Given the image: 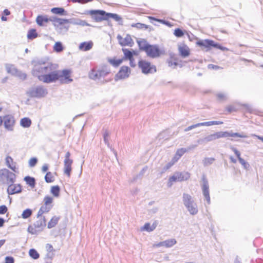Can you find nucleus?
<instances>
[{
    "label": "nucleus",
    "mask_w": 263,
    "mask_h": 263,
    "mask_svg": "<svg viewBox=\"0 0 263 263\" xmlns=\"http://www.w3.org/2000/svg\"><path fill=\"white\" fill-rule=\"evenodd\" d=\"M239 137V138H247V136L243 134V133L240 134L239 133H234L232 130L230 132H218L214 134L209 135L203 138L199 139L197 140L198 144H202L208 143L213 140H215L220 138H227V137Z\"/></svg>",
    "instance_id": "obj_1"
},
{
    "label": "nucleus",
    "mask_w": 263,
    "mask_h": 263,
    "mask_svg": "<svg viewBox=\"0 0 263 263\" xmlns=\"http://www.w3.org/2000/svg\"><path fill=\"white\" fill-rule=\"evenodd\" d=\"M32 63H34V65L32 69V74L34 77H36L38 79L39 77L47 73L53 68L52 64H46L43 60L33 61Z\"/></svg>",
    "instance_id": "obj_2"
},
{
    "label": "nucleus",
    "mask_w": 263,
    "mask_h": 263,
    "mask_svg": "<svg viewBox=\"0 0 263 263\" xmlns=\"http://www.w3.org/2000/svg\"><path fill=\"white\" fill-rule=\"evenodd\" d=\"M196 44L201 48H205V51H210L212 48L219 49L222 51L229 50L228 48L210 39L200 40L196 42Z\"/></svg>",
    "instance_id": "obj_3"
},
{
    "label": "nucleus",
    "mask_w": 263,
    "mask_h": 263,
    "mask_svg": "<svg viewBox=\"0 0 263 263\" xmlns=\"http://www.w3.org/2000/svg\"><path fill=\"white\" fill-rule=\"evenodd\" d=\"M182 201L184 205L191 215H195L198 213L197 205L190 194L183 193L182 195Z\"/></svg>",
    "instance_id": "obj_4"
},
{
    "label": "nucleus",
    "mask_w": 263,
    "mask_h": 263,
    "mask_svg": "<svg viewBox=\"0 0 263 263\" xmlns=\"http://www.w3.org/2000/svg\"><path fill=\"white\" fill-rule=\"evenodd\" d=\"M55 68H53L50 72L42 76L39 77V80L45 83H52L55 82L60 78H62V75L60 71L55 70Z\"/></svg>",
    "instance_id": "obj_5"
},
{
    "label": "nucleus",
    "mask_w": 263,
    "mask_h": 263,
    "mask_svg": "<svg viewBox=\"0 0 263 263\" xmlns=\"http://www.w3.org/2000/svg\"><path fill=\"white\" fill-rule=\"evenodd\" d=\"M46 226V218L45 216L40 218L39 220L29 225L28 227V232L32 235H36L42 232Z\"/></svg>",
    "instance_id": "obj_6"
},
{
    "label": "nucleus",
    "mask_w": 263,
    "mask_h": 263,
    "mask_svg": "<svg viewBox=\"0 0 263 263\" xmlns=\"http://www.w3.org/2000/svg\"><path fill=\"white\" fill-rule=\"evenodd\" d=\"M84 14L90 15L91 19L95 22L99 23L106 21V12L103 10H86Z\"/></svg>",
    "instance_id": "obj_7"
},
{
    "label": "nucleus",
    "mask_w": 263,
    "mask_h": 263,
    "mask_svg": "<svg viewBox=\"0 0 263 263\" xmlns=\"http://www.w3.org/2000/svg\"><path fill=\"white\" fill-rule=\"evenodd\" d=\"M47 93V89L43 86L31 87L27 91V95L31 98H42Z\"/></svg>",
    "instance_id": "obj_8"
},
{
    "label": "nucleus",
    "mask_w": 263,
    "mask_h": 263,
    "mask_svg": "<svg viewBox=\"0 0 263 263\" xmlns=\"http://www.w3.org/2000/svg\"><path fill=\"white\" fill-rule=\"evenodd\" d=\"M144 49H145L146 55L152 58L159 57L164 53V50H161L157 44L151 45L149 44L148 46L144 47Z\"/></svg>",
    "instance_id": "obj_9"
},
{
    "label": "nucleus",
    "mask_w": 263,
    "mask_h": 263,
    "mask_svg": "<svg viewBox=\"0 0 263 263\" xmlns=\"http://www.w3.org/2000/svg\"><path fill=\"white\" fill-rule=\"evenodd\" d=\"M0 179L7 184L14 183L16 179L15 174L7 168L0 170Z\"/></svg>",
    "instance_id": "obj_10"
},
{
    "label": "nucleus",
    "mask_w": 263,
    "mask_h": 263,
    "mask_svg": "<svg viewBox=\"0 0 263 263\" xmlns=\"http://www.w3.org/2000/svg\"><path fill=\"white\" fill-rule=\"evenodd\" d=\"M201 181L202 184H201V187L203 196L204 200H206L207 204H210L211 198L210 196L209 184L205 175H202Z\"/></svg>",
    "instance_id": "obj_11"
},
{
    "label": "nucleus",
    "mask_w": 263,
    "mask_h": 263,
    "mask_svg": "<svg viewBox=\"0 0 263 263\" xmlns=\"http://www.w3.org/2000/svg\"><path fill=\"white\" fill-rule=\"evenodd\" d=\"M138 66L141 69L142 73L144 74L156 72V66L152 65L149 62L143 60H140L138 62Z\"/></svg>",
    "instance_id": "obj_12"
},
{
    "label": "nucleus",
    "mask_w": 263,
    "mask_h": 263,
    "mask_svg": "<svg viewBox=\"0 0 263 263\" xmlns=\"http://www.w3.org/2000/svg\"><path fill=\"white\" fill-rule=\"evenodd\" d=\"M110 72L109 68L107 66H104L95 71L94 74L92 76V73L90 78L93 80L100 79L104 78Z\"/></svg>",
    "instance_id": "obj_13"
},
{
    "label": "nucleus",
    "mask_w": 263,
    "mask_h": 263,
    "mask_svg": "<svg viewBox=\"0 0 263 263\" xmlns=\"http://www.w3.org/2000/svg\"><path fill=\"white\" fill-rule=\"evenodd\" d=\"M70 153L67 152L65 156V159L64 161V172L68 176L70 177L71 172V165L73 160L70 159Z\"/></svg>",
    "instance_id": "obj_14"
},
{
    "label": "nucleus",
    "mask_w": 263,
    "mask_h": 263,
    "mask_svg": "<svg viewBox=\"0 0 263 263\" xmlns=\"http://www.w3.org/2000/svg\"><path fill=\"white\" fill-rule=\"evenodd\" d=\"M130 73V68L128 66H123L121 67L118 72L115 75V80L117 81L120 79L127 78L129 77Z\"/></svg>",
    "instance_id": "obj_15"
},
{
    "label": "nucleus",
    "mask_w": 263,
    "mask_h": 263,
    "mask_svg": "<svg viewBox=\"0 0 263 263\" xmlns=\"http://www.w3.org/2000/svg\"><path fill=\"white\" fill-rule=\"evenodd\" d=\"M3 120L5 128L9 131L13 130V126L15 123L14 117L11 115H5L3 117Z\"/></svg>",
    "instance_id": "obj_16"
},
{
    "label": "nucleus",
    "mask_w": 263,
    "mask_h": 263,
    "mask_svg": "<svg viewBox=\"0 0 263 263\" xmlns=\"http://www.w3.org/2000/svg\"><path fill=\"white\" fill-rule=\"evenodd\" d=\"M117 38L121 46H128L132 47L134 44L133 39L129 34H127L124 38H123L120 34H118Z\"/></svg>",
    "instance_id": "obj_17"
},
{
    "label": "nucleus",
    "mask_w": 263,
    "mask_h": 263,
    "mask_svg": "<svg viewBox=\"0 0 263 263\" xmlns=\"http://www.w3.org/2000/svg\"><path fill=\"white\" fill-rule=\"evenodd\" d=\"M54 24V28L57 32L61 34H65L69 28V25L67 22L62 21L61 23H56Z\"/></svg>",
    "instance_id": "obj_18"
},
{
    "label": "nucleus",
    "mask_w": 263,
    "mask_h": 263,
    "mask_svg": "<svg viewBox=\"0 0 263 263\" xmlns=\"http://www.w3.org/2000/svg\"><path fill=\"white\" fill-rule=\"evenodd\" d=\"M8 185L7 192L9 195H13L22 192V189L20 184L10 183Z\"/></svg>",
    "instance_id": "obj_19"
},
{
    "label": "nucleus",
    "mask_w": 263,
    "mask_h": 263,
    "mask_svg": "<svg viewBox=\"0 0 263 263\" xmlns=\"http://www.w3.org/2000/svg\"><path fill=\"white\" fill-rule=\"evenodd\" d=\"M177 243V241L175 239H169L165 240L163 241H161L158 243L154 244V247H160L164 246L166 248H171L175 245Z\"/></svg>",
    "instance_id": "obj_20"
},
{
    "label": "nucleus",
    "mask_w": 263,
    "mask_h": 263,
    "mask_svg": "<svg viewBox=\"0 0 263 263\" xmlns=\"http://www.w3.org/2000/svg\"><path fill=\"white\" fill-rule=\"evenodd\" d=\"M109 18L114 19L115 21L117 22L118 24L120 25H123V18L121 16L117 13H112L106 12V21H108Z\"/></svg>",
    "instance_id": "obj_21"
},
{
    "label": "nucleus",
    "mask_w": 263,
    "mask_h": 263,
    "mask_svg": "<svg viewBox=\"0 0 263 263\" xmlns=\"http://www.w3.org/2000/svg\"><path fill=\"white\" fill-rule=\"evenodd\" d=\"M109 18L114 19L115 21L117 22L118 24L120 25H123V18L121 16L117 13H112L106 12V21H108Z\"/></svg>",
    "instance_id": "obj_22"
},
{
    "label": "nucleus",
    "mask_w": 263,
    "mask_h": 263,
    "mask_svg": "<svg viewBox=\"0 0 263 263\" xmlns=\"http://www.w3.org/2000/svg\"><path fill=\"white\" fill-rule=\"evenodd\" d=\"M93 42L91 41L88 42H84L80 44L79 49L83 51H89L92 48Z\"/></svg>",
    "instance_id": "obj_23"
},
{
    "label": "nucleus",
    "mask_w": 263,
    "mask_h": 263,
    "mask_svg": "<svg viewBox=\"0 0 263 263\" xmlns=\"http://www.w3.org/2000/svg\"><path fill=\"white\" fill-rule=\"evenodd\" d=\"M178 51L179 55L183 58H185L189 57L190 54L189 48L185 45L183 46H179L178 47Z\"/></svg>",
    "instance_id": "obj_24"
},
{
    "label": "nucleus",
    "mask_w": 263,
    "mask_h": 263,
    "mask_svg": "<svg viewBox=\"0 0 263 263\" xmlns=\"http://www.w3.org/2000/svg\"><path fill=\"white\" fill-rule=\"evenodd\" d=\"M158 224V221L157 220H155L152 225L148 222L145 223L141 228V230L148 232H152L156 228Z\"/></svg>",
    "instance_id": "obj_25"
},
{
    "label": "nucleus",
    "mask_w": 263,
    "mask_h": 263,
    "mask_svg": "<svg viewBox=\"0 0 263 263\" xmlns=\"http://www.w3.org/2000/svg\"><path fill=\"white\" fill-rule=\"evenodd\" d=\"M51 12L54 14H58L61 16H66L68 12L62 7H54L51 9Z\"/></svg>",
    "instance_id": "obj_26"
},
{
    "label": "nucleus",
    "mask_w": 263,
    "mask_h": 263,
    "mask_svg": "<svg viewBox=\"0 0 263 263\" xmlns=\"http://www.w3.org/2000/svg\"><path fill=\"white\" fill-rule=\"evenodd\" d=\"M178 181L182 182L188 180L190 177V173L188 172H177Z\"/></svg>",
    "instance_id": "obj_27"
},
{
    "label": "nucleus",
    "mask_w": 263,
    "mask_h": 263,
    "mask_svg": "<svg viewBox=\"0 0 263 263\" xmlns=\"http://www.w3.org/2000/svg\"><path fill=\"white\" fill-rule=\"evenodd\" d=\"M36 22L40 26H43L44 23L48 22V17L46 15H39L36 17Z\"/></svg>",
    "instance_id": "obj_28"
},
{
    "label": "nucleus",
    "mask_w": 263,
    "mask_h": 263,
    "mask_svg": "<svg viewBox=\"0 0 263 263\" xmlns=\"http://www.w3.org/2000/svg\"><path fill=\"white\" fill-rule=\"evenodd\" d=\"M24 180L26 182V184L32 188L35 187L36 181L34 177L30 176H27L24 177Z\"/></svg>",
    "instance_id": "obj_29"
},
{
    "label": "nucleus",
    "mask_w": 263,
    "mask_h": 263,
    "mask_svg": "<svg viewBox=\"0 0 263 263\" xmlns=\"http://www.w3.org/2000/svg\"><path fill=\"white\" fill-rule=\"evenodd\" d=\"M62 77L64 78V80L66 81V83H69L72 82L73 80L70 78V74L71 73L70 70L64 69L62 70Z\"/></svg>",
    "instance_id": "obj_30"
},
{
    "label": "nucleus",
    "mask_w": 263,
    "mask_h": 263,
    "mask_svg": "<svg viewBox=\"0 0 263 263\" xmlns=\"http://www.w3.org/2000/svg\"><path fill=\"white\" fill-rule=\"evenodd\" d=\"M31 120L28 117H24L21 119L20 125L24 128H28L31 126Z\"/></svg>",
    "instance_id": "obj_31"
},
{
    "label": "nucleus",
    "mask_w": 263,
    "mask_h": 263,
    "mask_svg": "<svg viewBox=\"0 0 263 263\" xmlns=\"http://www.w3.org/2000/svg\"><path fill=\"white\" fill-rule=\"evenodd\" d=\"M37 36L38 34L35 29L32 28L28 30L27 36L29 40H32L37 37Z\"/></svg>",
    "instance_id": "obj_32"
},
{
    "label": "nucleus",
    "mask_w": 263,
    "mask_h": 263,
    "mask_svg": "<svg viewBox=\"0 0 263 263\" xmlns=\"http://www.w3.org/2000/svg\"><path fill=\"white\" fill-rule=\"evenodd\" d=\"M60 218V217H57L55 216L52 217L48 223L47 228L48 229H51L54 227L57 224Z\"/></svg>",
    "instance_id": "obj_33"
},
{
    "label": "nucleus",
    "mask_w": 263,
    "mask_h": 263,
    "mask_svg": "<svg viewBox=\"0 0 263 263\" xmlns=\"http://www.w3.org/2000/svg\"><path fill=\"white\" fill-rule=\"evenodd\" d=\"M6 68L8 73L13 76H15L17 73L18 69L13 65L6 64Z\"/></svg>",
    "instance_id": "obj_34"
},
{
    "label": "nucleus",
    "mask_w": 263,
    "mask_h": 263,
    "mask_svg": "<svg viewBox=\"0 0 263 263\" xmlns=\"http://www.w3.org/2000/svg\"><path fill=\"white\" fill-rule=\"evenodd\" d=\"M50 192L54 197H59L60 192V186L58 185L52 186L51 188Z\"/></svg>",
    "instance_id": "obj_35"
},
{
    "label": "nucleus",
    "mask_w": 263,
    "mask_h": 263,
    "mask_svg": "<svg viewBox=\"0 0 263 263\" xmlns=\"http://www.w3.org/2000/svg\"><path fill=\"white\" fill-rule=\"evenodd\" d=\"M122 51L124 54V58L127 60H130L134 58L133 52L126 48H123Z\"/></svg>",
    "instance_id": "obj_36"
},
{
    "label": "nucleus",
    "mask_w": 263,
    "mask_h": 263,
    "mask_svg": "<svg viewBox=\"0 0 263 263\" xmlns=\"http://www.w3.org/2000/svg\"><path fill=\"white\" fill-rule=\"evenodd\" d=\"M137 43H138L139 49L140 50L144 51L145 52V49H144V47L147 46H148V45H149V44L147 42V41L144 39H143L141 41H137Z\"/></svg>",
    "instance_id": "obj_37"
},
{
    "label": "nucleus",
    "mask_w": 263,
    "mask_h": 263,
    "mask_svg": "<svg viewBox=\"0 0 263 263\" xmlns=\"http://www.w3.org/2000/svg\"><path fill=\"white\" fill-rule=\"evenodd\" d=\"M29 256L34 259H37L40 257V254L35 249H31L29 251Z\"/></svg>",
    "instance_id": "obj_38"
},
{
    "label": "nucleus",
    "mask_w": 263,
    "mask_h": 263,
    "mask_svg": "<svg viewBox=\"0 0 263 263\" xmlns=\"http://www.w3.org/2000/svg\"><path fill=\"white\" fill-rule=\"evenodd\" d=\"M64 49V47L60 42H57L53 46V50L57 52H60Z\"/></svg>",
    "instance_id": "obj_39"
},
{
    "label": "nucleus",
    "mask_w": 263,
    "mask_h": 263,
    "mask_svg": "<svg viewBox=\"0 0 263 263\" xmlns=\"http://www.w3.org/2000/svg\"><path fill=\"white\" fill-rule=\"evenodd\" d=\"M32 214V211L30 209H26L23 211L22 214V217L23 219H27L30 217Z\"/></svg>",
    "instance_id": "obj_40"
},
{
    "label": "nucleus",
    "mask_w": 263,
    "mask_h": 263,
    "mask_svg": "<svg viewBox=\"0 0 263 263\" xmlns=\"http://www.w3.org/2000/svg\"><path fill=\"white\" fill-rule=\"evenodd\" d=\"M108 61L114 67H118L122 63L123 60L114 58L109 59Z\"/></svg>",
    "instance_id": "obj_41"
},
{
    "label": "nucleus",
    "mask_w": 263,
    "mask_h": 263,
    "mask_svg": "<svg viewBox=\"0 0 263 263\" xmlns=\"http://www.w3.org/2000/svg\"><path fill=\"white\" fill-rule=\"evenodd\" d=\"M44 204L48 206H51L52 208L53 205L52 203L53 202V198L49 196H46L44 198Z\"/></svg>",
    "instance_id": "obj_42"
},
{
    "label": "nucleus",
    "mask_w": 263,
    "mask_h": 263,
    "mask_svg": "<svg viewBox=\"0 0 263 263\" xmlns=\"http://www.w3.org/2000/svg\"><path fill=\"white\" fill-rule=\"evenodd\" d=\"M64 18H59L57 16H51L48 18V22L51 21L53 23V26H54V24H57L56 23H61L62 21H64Z\"/></svg>",
    "instance_id": "obj_43"
},
{
    "label": "nucleus",
    "mask_w": 263,
    "mask_h": 263,
    "mask_svg": "<svg viewBox=\"0 0 263 263\" xmlns=\"http://www.w3.org/2000/svg\"><path fill=\"white\" fill-rule=\"evenodd\" d=\"M45 180L47 183H51L54 181L53 176L50 172H48L45 176Z\"/></svg>",
    "instance_id": "obj_44"
},
{
    "label": "nucleus",
    "mask_w": 263,
    "mask_h": 263,
    "mask_svg": "<svg viewBox=\"0 0 263 263\" xmlns=\"http://www.w3.org/2000/svg\"><path fill=\"white\" fill-rule=\"evenodd\" d=\"M214 161L215 159L214 158H205L203 160V164L204 166H207L212 164Z\"/></svg>",
    "instance_id": "obj_45"
},
{
    "label": "nucleus",
    "mask_w": 263,
    "mask_h": 263,
    "mask_svg": "<svg viewBox=\"0 0 263 263\" xmlns=\"http://www.w3.org/2000/svg\"><path fill=\"white\" fill-rule=\"evenodd\" d=\"M174 34L177 37H181L184 34V32L181 29L177 28L174 30Z\"/></svg>",
    "instance_id": "obj_46"
},
{
    "label": "nucleus",
    "mask_w": 263,
    "mask_h": 263,
    "mask_svg": "<svg viewBox=\"0 0 263 263\" xmlns=\"http://www.w3.org/2000/svg\"><path fill=\"white\" fill-rule=\"evenodd\" d=\"M178 174L177 172H176L174 175L171 176L169 178V181L168 183V186H171L172 185V182L178 181V178H177Z\"/></svg>",
    "instance_id": "obj_47"
},
{
    "label": "nucleus",
    "mask_w": 263,
    "mask_h": 263,
    "mask_svg": "<svg viewBox=\"0 0 263 263\" xmlns=\"http://www.w3.org/2000/svg\"><path fill=\"white\" fill-rule=\"evenodd\" d=\"M15 76H17L23 80L27 78V74L19 70H17V73L15 74Z\"/></svg>",
    "instance_id": "obj_48"
},
{
    "label": "nucleus",
    "mask_w": 263,
    "mask_h": 263,
    "mask_svg": "<svg viewBox=\"0 0 263 263\" xmlns=\"http://www.w3.org/2000/svg\"><path fill=\"white\" fill-rule=\"evenodd\" d=\"M187 152V149L185 148H181L176 151V154H177L179 157L181 158L183 155Z\"/></svg>",
    "instance_id": "obj_49"
},
{
    "label": "nucleus",
    "mask_w": 263,
    "mask_h": 263,
    "mask_svg": "<svg viewBox=\"0 0 263 263\" xmlns=\"http://www.w3.org/2000/svg\"><path fill=\"white\" fill-rule=\"evenodd\" d=\"M78 19L79 18H70V19H66L64 18V22H67L68 24H71L73 25H78Z\"/></svg>",
    "instance_id": "obj_50"
},
{
    "label": "nucleus",
    "mask_w": 263,
    "mask_h": 263,
    "mask_svg": "<svg viewBox=\"0 0 263 263\" xmlns=\"http://www.w3.org/2000/svg\"><path fill=\"white\" fill-rule=\"evenodd\" d=\"M37 159L36 157L31 158L29 161V165L30 167H34L37 162Z\"/></svg>",
    "instance_id": "obj_51"
},
{
    "label": "nucleus",
    "mask_w": 263,
    "mask_h": 263,
    "mask_svg": "<svg viewBox=\"0 0 263 263\" xmlns=\"http://www.w3.org/2000/svg\"><path fill=\"white\" fill-rule=\"evenodd\" d=\"M151 20H155L158 22H162L163 24H165L168 26H171V23L168 21H165V20H159L157 18H156L154 17L153 16H149V17Z\"/></svg>",
    "instance_id": "obj_52"
},
{
    "label": "nucleus",
    "mask_w": 263,
    "mask_h": 263,
    "mask_svg": "<svg viewBox=\"0 0 263 263\" xmlns=\"http://www.w3.org/2000/svg\"><path fill=\"white\" fill-rule=\"evenodd\" d=\"M239 162L245 169L248 170L250 167V164L249 163L246 162L243 159H240L239 160Z\"/></svg>",
    "instance_id": "obj_53"
},
{
    "label": "nucleus",
    "mask_w": 263,
    "mask_h": 263,
    "mask_svg": "<svg viewBox=\"0 0 263 263\" xmlns=\"http://www.w3.org/2000/svg\"><path fill=\"white\" fill-rule=\"evenodd\" d=\"M231 149H232V151L234 153V154H235L236 156L237 157V158H238V161L240 160V159H242V158L240 157V153L239 152V151L238 150H237L235 147H231Z\"/></svg>",
    "instance_id": "obj_54"
},
{
    "label": "nucleus",
    "mask_w": 263,
    "mask_h": 263,
    "mask_svg": "<svg viewBox=\"0 0 263 263\" xmlns=\"http://www.w3.org/2000/svg\"><path fill=\"white\" fill-rule=\"evenodd\" d=\"M231 149H232V151L234 153V154H235L236 156L237 157V158H238V161L240 160V159H242V158L240 157V153L239 152V151L238 150H237L235 147H231Z\"/></svg>",
    "instance_id": "obj_55"
},
{
    "label": "nucleus",
    "mask_w": 263,
    "mask_h": 263,
    "mask_svg": "<svg viewBox=\"0 0 263 263\" xmlns=\"http://www.w3.org/2000/svg\"><path fill=\"white\" fill-rule=\"evenodd\" d=\"M51 209V206H48L45 204H44L40 208V209L44 212V213H48Z\"/></svg>",
    "instance_id": "obj_56"
},
{
    "label": "nucleus",
    "mask_w": 263,
    "mask_h": 263,
    "mask_svg": "<svg viewBox=\"0 0 263 263\" xmlns=\"http://www.w3.org/2000/svg\"><path fill=\"white\" fill-rule=\"evenodd\" d=\"M77 25H80L81 26H91V25L87 23L84 20L78 19V23Z\"/></svg>",
    "instance_id": "obj_57"
},
{
    "label": "nucleus",
    "mask_w": 263,
    "mask_h": 263,
    "mask_svg": "<svg viewBox=\"0 0 263 263\" xmlns=\"http://www.w3.org/2000/svg\"><path fill=\"white\" fill-rule=\"evenodd\" d=\"M13 162V160L10 156H7L6 158V163L8 167H10L12 165L11 163H12Z\"/></svg>",
    "instance_id": "obj_58"
},
{
    "label": "nucleus",
    "mask_w": 263,
    "mask_h": 263,
    "mask_svg": "<svg viewBox=\"0 0 263 263\" xmlns=\"http://www.w3.org/2000/svg\"><path fill=\"white\" fill-rule=\"evenodd\" d=\"M218 100L220 101H222L227 99L226 96L222 93H219L216 95Z\"/></svg>",
    "instance_id": "obj_59"
},
{
    "label": "nucleus",
    "mask_w": 263,
    "mask_h": 263,
    "mask_svg": "<svg viewBox=\"0 0 263 263\" xmlns=\"http://www.w3.org/2000/svg\"><path fill=\"white\" fill-rule=\"evenodd\" d=\"M169 56V58L173 61H178L179 60L177 55L173 52L170 53Z\"/></svg>",
    "instance_id": "obj_60"
},
{
    "label": "nucleus",
    "mask_w": 263,
    "mask_h": 263,
    "mask_svg": "<svg viewBox=\"0 0 263 263\" xmlns=\"http://www.w3.org/2000/svg\"><path fill=\"white\" fill-rule=\"evenodd\" d=\"M8 211V208L5 205L0 206V214H4L6 213Z\"/></svg>",
    "instance_id": "obj_61"
},
{
    "label": "nucleus",
    "mask_w": 263,
    "mask_h": 263,
    "mask_svg": "<svg viewBox=\"0 0 263 263\" xmlns=\"http://www.w3.org/2000/svg\"><path fill=\"white\" fill-rule=\"evenodd\" d=\"M5 263H14V259L13 257L6 256L5 257Z\"/></svg>",
    "instance_id": "obj_62"
},
{
    "label": "nucleus",
    "mask_w": 263,
    "mask_h": 263,
    "mask_svg": "<svg viewBox=\"0 0 263 263\" xmlns=\"http://www.w3.org/2000/svg\"><path fill=\"white\" fill-rule=\"evenodd\" d=\"M226 109L230 113L236 111L237 110L236 108L234 106L232 105H229L227 106Z\"/></svg>",
    "instance_id": "obj_63"
},
{
    "label": "nucleus",
    "mask_w": 263,
    "mask_h": 263,
    "mask_svg": "<svg viewBox=\"0 0 263 263\" xmlns=\"http://www.w3.org/2000/svg\"><path fill=\"white\" fill-rule=\"evenodd\" d=\"M142 26H143V25L142 23H135V24H133L132 25V27H135L137 29H142Z\"/></svg>",
    "instance_id": "obj_64"
}]
</instances>
